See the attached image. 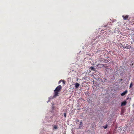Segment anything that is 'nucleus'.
<instances>
[{
    "label": "nucleus",
    "instance_id": "7",
    "mask_svg": "<svg viewBox=\"0 0 134 134\" xmlns=\"http://www.w3.org/2000/svg\"><path fill=\"white\" fill-rule=\"evenodd\" d=\"M126 101H124L122 102L121 103V106H124L126 105Z\"/></svg>",
    "mask_w": 134,
    "mask_h": 134
},
{
    "label": "nucleus",
    "instance_id": "1",
    "mask_svg": "<svg viewBox=\"0 0 134 134\" xmlns=\"http://www.w3.org/2000/svg\"><path fill=\"white\" fill-rule=\"evenodd\" d=\"M124 49H125L126 48L127 49H129L131 48V46L127 44H124Z\"/></svg>",
    "mask_w": 134,
    "mask_h": 134
},
{
    "label": "nucleus",
    "instance_id": "22",
    "mask_svg": "<svg viewBox=\"0 0 134 134\" xmlns=\"http://www.w3.org/2000/svg\"><path fill=\"white\" fill-rule=\"evenodd\" d=\"M111 52L109 51V53Z\"/></svg>",
    "mask_w": 134,
    "mask_h": 134
},
{
    "label": "nucleus",
    "instance_id": "21",
    "mask_svg": "<svg viewBox=\"0 0 134 134\" xmlns=\"http://www.w3.org/2000/svg\"><path fill=\"white\" fill-rule=\"evenodd\" d=\"M111 52L109 51V53Z\"/></svg>",
    "mask_w": 134,
    "mask_h": 134
},
{
    "label": "nucleus",
    "instance_id": "2",
    "mask_svg": "<svg viewBox=\"0 0 134 134\" xmlns=\"http://www.w3.org/2000/svg\"><path fill=\"white\" fill-rule=\"evenodd\" d=\"M62 86L60 85H59L55 89V91H57L58 92H60V91L61 89H62Z\"/></svg>",
    "mask_w": 134,
    "mask_h": 134
},
{
    "label": "nucleus",
    "instance_id": "10",
    "mask_svg": "<svg viewBox=\"0 0 134 134\" xmlns=\"http://www.w3.org/2000/svg\"><path fill=\"white\" fill-rule=\"evenodd\" d=\"M62 81H63V83L64 84L65 83V81L64 80V81H63L62 80H60L59 82V84Z\"/></svg>",
    "mask_w": 134,
    "mask_h": 134
},
{
    "label": "nucleus",
    "instance_id": "15",
    "mask_svg": "<svg viewBox=\"0 0 134 134\" xmlns=\"http://www.w3.org/2000/svg\"><path fill=\"white\" fill-rule=\"evenodd\" d=\"M106 63H107L109 62L108 61V60H105L104 61Z\"/></svg>",
    "mask_w": 134,
    "mask_h": 134
},
{
    "label": "nucleus",
    "instance_id": "13",
    "mask_svg": "<svg viewBox=\"0 0 134 134\" xmlns=\"http://www.w3.org/2000/svg\"><path fill=\"white\" fill-rule=\"evenodd\" d=\"M64 116L66 118V113H64Z\"/></svg>",
    "mask_w": 134,
    "mask_h": 134
},
{
    "label": "nucleus",
    "instance_id": "9",
    "mask_svg": "<svg viewBox=\"0 0 134 134\" xmlns=\"http://www.w3.org/2000/svg\"><path fill=\"white\" fill-rule=\"evenodd\" d=\"M124 46V44H122L121 43H120V44H119V46L120 47V48H122L123 47V49Z\"/></svg>",
    "mask_w": 134,
    "mask_h": 134
},
{
    "label": "nucleus",
    "instance_id": "11",
    "mask_svg": "<svg viewBox=\"0 0 134 134\" xmlns=\"http://www.w3.org/2000/svg\"><path fill=\"white\" fill-rule=\"evenodd\" d=\"M90 69L91 70H93L94 71L95 70L94 68L92 66H91L90 67Z\"/></svg>",
    "mask_w": 134,
    "mask_h": 134
},
{
    "label": "nucleus",
    "instance_id": "16",
    "mask_svg": "<svg viewBox=\"0 0 134 134\" xmlns=\"http://www.w3.org/2000/svg\"><path fill=\"white\" fill-rule=\"evenodd\" d=\"M82 121H80V124H79V125H82Z\"/></svg>",
    "mask_w": 134,
    "mask_h": 134
},
{
    "label": "nucleus",
    "instance_id": "4",
    "mask_svg": "<svg viewBox=\"0 0 134 134\" xmlns=\"http://www.w3.org/2000/svg\"><path fill=\"white\" fill-rule=\"evenodd\" d=\"M127 90H125L124 92L122 93L121 95L122 96H123L125 95V94H126L127 93Z\"/></svg>",
    "mask_w": 134,
    "mask_h": 134
},
{
    "label": "nucleus",
    "instance_id": "24",
    "mask_svg": "<svg viewBox=\"0 0 134 134\" xmlns=\"http://www.w3.org/2000/svg\"><path fill=\"white\" fill-rule=\"evenodd\" d=\"M111 52L109 51V53Z\"/></svg>",
    "mask_w": 134,
    "mask_h": 134
},
{
    "label": "nucleus",
    "instance_id": "18",
    "mask_svg": "<svg viewBox=\"0 0 134 134\" xmlns=\"http://www.w3.org/2000/svg\"><path fill=\"white\" fill-rule=\"evenodd\" d=\"M76 122L77 123L78 122H79V120H76Z\"/></svg>",
    "mask_w": 134,
    "mask_h": 134
},
{
    "label": "nucleus",
    "instance_id": "12",
    "mask_svg": "<svg viewBox=\"0 0 134 134\" xmlns=\"http://www.w3.org/2000/svg\"><path fill=\"white\" fill-rule=\"evenodd\" d=\"M53 128L54 129H57V125H54L53 127Z\"/></svg>",
    "mask_w": 134,
    "mask_h": 134
},
{
    "label": "nucleus",
    "instance_id": "6",
    "mask_svg": "<svg viewBox=\"0 0 134 134\" xmlns=\"http://www.w3.org/2000/svg\"><path fill=\"white\" fill-rule=\"evenodd\" d=\"M80 86V84L78 83H76L75 85V87L76 88H77Z\"/></svg>",
    "mask_w": 134,
    "mask_h": 134
},
{
    "label": "nucleus",
    "instance_id": "3",
    "mask_svg": "<svg viewBox=\"0 0 134 134\" xmlns=\"http://www.w3.org/2000/svg\"><path fill=\"white\" fill-rule=\"evenodd\" d=\"M59 92L57 91H55V90H54V94L53 96V97H56L58 96V94H59Z\"/></svg>",
    "mask_w": 134,
    "mask_h": 134
},
{
    "label": "nucleus",
    "instance_id": "20",
    "mask_svg": "<svg viewBox=\"0 0 134 134\" xmlns=\"http://www.w3.org/2000/svg\"><path fill=\"white\" fill-rule=\"evenodd\" d=\"M105 80H106V81H107V79H105Z\"/></svg>",
    "mask_w": 134,
    "mask_h": 134
},
{
    "label": "nucleus",
    "instance_id": "5",
    "mask_svg": "<svg viewBox=\"0 0 134 134\" xmlns=\"http://www.w3.org/2000/svg\"><path fill=\"white\" fill-rule=\"evenodd\" d=\"M122 17L123 18L124 20H126L127 19V18L129 16L127 15H126L125 16H124V15H122Z\"/></svg>",
    "mask_w": 134,
    "mask_h": 134
},
{
    "label": "nucleus",
    "instance_id": "8",
    "mask_svg": "<svg viewBox=\"0 0 134 134\" xmlns=\"http://www.w3.org/2000/svg\"><path fill=\"white\" fill-rule=\"evenodd\" d=\"M97 66L98 67H101L103 66V64H98L97 65Z\"/></svg>",
    "mask_w": 134,
    "mask_h": 134
},
{
    "label": "nucleus",
    "instance_id": "14",
    "mask_svg": "<svg viewBox=\"0 0 134 134\" xmlns=\"http://www.w3.org/2000/svg\"><path fill=\"white\" fill-rule=\"evenodd\" d=\"M103 127L104 128V129H106L107 128V125L106 126H103Z\"/></svg>",
    "mask_w": 134,
    "mask_h": 134
},
{
    "label": "nucleus",
    "instance_id": "19",
    "mask_svg": "<svg viewBox=\"0 0 134 134\" xmlns=\"http://www.w3.org/2000/svg\"><path fill=\"white\" fill-rule=\"evenodd\" d=\"M132 49H133V51H134V48H132Z\"/></svg>",
    "mask_w": 134,
    "mask_h": 134
},
{
    "label": "nucleus",
    "instance_id": "17",
    "mask_svg": "<svg viewBox=\"0 0 134 134\" xmlns=\"http://www.w3.org/2000/svg\"><path fill=\"white\" fill-rule=\"evenodd\" d=\"M132 82H131V83L130 84V88H131V86H132Z\"/></svg>",
    "mask_w": 134,
    "mask_h": 134
},
{
    "label": "nucleus",
    "instance_id": "23",
    "mask_svg": "<svg viewBox=\"0 0 134 134\" xmlns=\"http://www.w3.org/2000/svg\"><path fill=\"white\" fill-rule=\"evenodd\" d=\"M111 52L109 51V53Z\"/></svg>",
    "mask_w": 134,
    "mask_h": 134
}]
</instances>
